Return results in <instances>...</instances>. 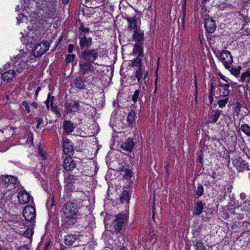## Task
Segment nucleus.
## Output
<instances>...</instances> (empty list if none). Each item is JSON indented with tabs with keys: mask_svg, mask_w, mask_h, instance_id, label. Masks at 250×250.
I'll list each match as a JSON object with an SVG mask.
<instances>
[{
	"mask_svg": "<svg viewBox=\"0 0 250 250\" xmlns=\"http://www.w3.org/2000/svg\"><path fill=\"white\" fill-rule=\"evenodd\" d=\"M99 56L97 49H92L83 51L80 58L79 66L80 72L83 75H88L94 78L99 73V70L96 67V63H92Z\"/></svg>",
	"mask_w": 250,
	"mask_h": 250,
	"instance_id": "nucleus-1",
	"label": "nucleus"
},
{
	"mask_svg": "<svg viewBox=\"0 0 250 250\" xmlns=\"http://www.w3.org/2000/svg\"><path fill=\"white\" fill-rule=\"evenodd\" d=\"M64 215V221L69 226L74 225L76 221L81 217L78 213L79 209L76 205L72 202L66 203L62 208Z\"/></svg>",
	"mask_w": 250,
	"mask_h": 250,
	"instance_id": "nucleus-2",
	"label": "nucleus"
},
{
	"mask_svg": "<svg viewBox=\"0 0 250 250\" xmlns=\"http://www.w3.org/2000/svg\"><path fill=\"white\" fill-rule=\"evenodd\" d=\"M11 64V67L15 71L19 74L23 70L27 68L28 65L27 64V55L23 52H21L16 56L13 57L11 59V62H9Z\"/></svg>",
	"mask_w": 250,
	"mask_h": 250,
	"instance_id": "nucleus-3",
	"label": "nucleus"
},
{
	"mask_svg": "<svg viewBox=\"0 0 250 250\" xmlns=\"http://www.w3.org/2000/svg\"><path fill=\"white\" fill-rule=\"evenodd\" d=\"M88 106V104H85L84 103L79 102L73 100H66L64 104L65 111L66 113L79 112L81 110L82 108H87Z\"/></svg>",
	"mask_w": 250,
	"mask_h": 250,
	"instance_id": "nucleus-4",
	"label": "nucleus"
},
{
	"mask_svg": "<svg viewBox=\"0 0 250 250\" xmlns=\"http://www.w3.org/2000/svg\"><path fill=\"white\" fill-rule=\"evenodd\" d=\"M114 221V229L115 231L122 234L123 229L127 223L128 216L125 213L119 214L116 215Z\"/></svg>",
	"mask_w": 250,
	"mask_h": 250,
	"instance_id": "nucleus-5",
	"label": "nucleus"
},
{
	"mask_svg": "<svg viewBox=\"0 0 250 250\" xmlns=\"http://www.w3.org/2000/svg\"><path fill=\"white\" fill-rule=\"evenodd\" d=\"M10 63H6L4 66V72L1 74V79L4 82H9L16 76V72L11 68Z\"/></svg>",
	"mask_w": 250,
	"mask_h": 250,
	"instance_id": "nucleus-6",
	"label": "nucleus"
},
{
	"mask_svg": "<svg viewBox=\"0 0 250 250\" xmlns=\"http://www.w3.org/2000/svg\"><path fill=\"white\" fill-rule=\"evenodd\" d=\"M219 60L222 62L225 68H229L233 62V57L231 53L228 50H223L220 53Z\"/></svg>",
	"mask_w": 250,
	"mask_h": 250,
	"instance_id": "nucleus-7",
	"label": "nucleus"
},
{
	"mask_svg": "<svg viewBox=\"0 0 250 250\" xmlns=\"http://www.w3.org/2000/svg\"><path fill=\"white\" fill-rule=\"evenodd\" d=\"M1 182L8 190H13L19 184L17 178L11 175L4 176Z\"/></svg>",
	"mask_w": 250,
	"mask_h": 250,
	"instance_id": "nucleus-8",
	"label": "nucleus"
},
{
	"mask_svg": "<svg viewBox=\"0 0 250 250\" xmlns=\"http://www.w3.org/2000/svg\"><path fill=\"white\" fill-rule=\"evenodd\" d=\"M22 215L27 221H31L32 223L35 222L36 212L35 208L33 206H26L23 210Z\"/></svg>",
	"mask_w": 250,
	"mask_h": 250,
	"instance_id": "nucleus-9",
	"label": "nucleus"
},
{
	"mask_svg": "<svg viewBox=\"0 0 250 250\" xmlns=\"http://www.w3.org/2000/svg\"><path fill=\"white\" fill-rule=\"evenodd\" d=\"M49 47L48 42H41L35 46L33 50V54L36 57L41 56L49 49Z\"/></svg>",
	"mask_w": 250,
	"mask_h": 250,
	"instance_id": "nucleus-10",
	"label": "nucleus"
},
{
	"mask_svg": "<svg viewBox=\"0 0 250 250\" xmlns=\"http://www.w3.org/2000/svg\"><path fill=\"white\" fill-rule=\"evenodd\" d=\"M41 35V31L40 30H30L26 35V40L27 43L32 44L36 41L40 39Z\"/></svg>",
	"mask_w": 250,
	"mask_h": 250,
	"instance_id": "nucleus-11",
	"label": "nucleus"
},
{
	"mask_svg": "<svg viewBox=\"0 0 250 250\" xmlns=\"http://www.w3.org/2000/svg\"><path fill=\"white\" fill-rule=\"evenodd\" d=\"M18 198L20 203L22 204H27L30 201H33L32 197L25 190H22L19 192Z\"/></svg>",
	"mask_w": 250,
	"mask_h": 250,
	"instance_id": "nucleus-12",
	"label": "nucleus"
},
{
	"mask_svg": "<svg viewBox=\"0 0 250 250\" xmlns=\"http://www.w3.org/2000/svg\"><path fill=\"white\" fill-rule=\"evenodd\" d=\"M233 164L237 170L239 172L250 169L249 168V166L248 163L241 158H239L234 160Z\"/></svg>",
	"mask_w": 250,
	"mask_h": 250,
	"instance_id": "nucleus-13",
	"label": "nucleus"
},
{
	"mask_svg": "<svg viewBox=\"0 0 250 250\" xmlns=\"http://www.w3.org/2000/svg\"><path fill=\"white\" fill-rule=\"evenodd\" d=\"M234 113L237 116L240 115L244 117L248 115L249 111L246 106H243L240 103L236 102L234 104Z\"/></svg>",
	"mask_w": 250,
	"mask_h": 250,
	"instance_id": "nucleus-14",
	"label": "nucleus"
},
{
	"mask_svg": "<svg viewBox=\"0 0 250 250\" xmlns=\"http://www.w3.org/2000/svg\"><path fill=\"white\" fill-rule=\"evenodd\" d=\"M205 27L207 31L209 33H213L216 28L214 21L210 18L206 19L205 21Z\"/></svg>",
	"mask_w": 250,
	"mask_h": 250,
	"instance_id": "nucleus-15",
	"label": "nucleus"
},
{
	"mask_svg": "<svg viewBox=\"0 0 250 250\" xmlns=\"http://www.w3.org/2000/svg\"><path fill=\"white\" fill-rule=\"evenodd\" d=\"M76 164L71 157H66L63 162V167L67 171H71L76 167Z\"/></svg>",
	"mask_w": 250,
	"mask_h": 250,
	"instance_id": "nucleus-16",
	"label": "nucleus"
},
{
	"mask_svg": "<svg viewBox=\"0 0 250 250\" xmlns=\"http://www.w3.org/2000/svg\"><path fill=\"white\" fill-rule=\"evenodd\" d=\"M127 21L128 22V29L130 31H133L139 28L138 24V19L136 17H128Z\"/></svg>",
	"mask_w": 250,
	"mask_h": 250,
	"instance_id": "nucleus-17",
	"label": "nucleus"
},
{
	"mask_svg": "<svg viewBox=\"0 0 250 250\" xmlns=\"http://www.w3.org/2000/svg\"><path fill=\"white\" fill-rule=\"evenodd\" d=\"M229 83H220L219 86L220 87L219 94L220 96L226 97L229 94Z\"/></svg>",
	"mask_w": 250,
	"mask_h": 250,
	"instance_id": "nucleus-18",
	"label": "nucleus"
},
{
	"mask_svg": "<svg viewBox=\"0 0 250 250\" xmlns=\"http://www.w3.org/2000/svg\"><path fill=\"white\" fill-rule=\"evenodd\" d=\"M64 188L65 192L68 193L77 191V190L76 189L75 183L72 182L70 180H66Z\"/></svg>",
	"mask_w": 250,
	"mask_h": 250,
	"instance_id": "nucleus-19",
	"label": "nucleus"
},
{
	"mask_svg": "<svg viewBox=\"0 0 250 250\" xmlns=\"http://www.w3.org/2000/svg\"><path fill=\"white\" fill-rule=\"evenodd\" d=\"M133 31L134 32V34L132 36L133 40L138 42H140L143 40L144 34L143 32L140 29V28L135 29Z\"/></svg>",
	"mask_w": 250,
	"mask_h": 250,
	"instance_id": "nucleus-20",
	"label": "nucleus"
},
{
	"mask_svg": "<svg viewBox=\"0 0 250 250\" xmlns=\"http://www.w3.org/2000/svg\"><path fill=\"white\" fill-rule=\"evenodd\" d=\"M63 127L64 132L66 134H69L73 131L75 126L73 123H71L70 121H65L63 122Z\"/></svg>",
	"mask_w": 250,
	"mask_h": 250,
	"instance_id": "nucleus-21",
	"label": "nucleus"
},
{
	"mask_svg": "<svg viewBox=\"0 0 250 250\" xmlns=\"http://www.w3.org/2000/svg\"><path fill=\"white\" fill-rule=\"evenodd\" d=\"M134 146V143L132 139L128 138L125 142L122 144V148L126 151L130 152Z\"/></svg>",
	"mask_w": 250,
	"mask_h": 250,
	"instance_id": "nucleus-22",
	"label": "nucleus"
},
{
	"mask_svg": "<svg viewBox=\"0 0 250 250\" xmlns=\"http://www.w3.org/2000/svg\"><path fill=\"white\" fill-rule=\"evenodd\" d=\"M92 38H86L85 36L80 40V45L82 48H89L91 45Z\"/></svg>",
	"mask_w": 250,
	"mask_h": 250,
	"instance_id": "nucleus-23",
	"label": "nucleus"
},
{
	"mask_svg": "<svg viewBox=\"0 0 250 250\" xmlns=\"http://www.w3.org/2000/svg\"><path fill=\"white\" fill-rule=\"evenodd\" d=\"M63 151L65 154H69L72 151L73 147L71 144V141L67 139H63Z\"/></svg>",
	"mask_w": 250,
	"mask_h": 250,
	"instance_id": "nucleus-24",
	"label": "nucleus"
},
{
	"mask_svg": "<svg viewBox=\"0 0 250 250\" xmlns=\"http://www.w3.org/2000/svg\"><path fill=\"white\" fill-rule=\"evenodd\" d=\"M221 111L215 109L212 111L211 115L209 117V122L211 124H215L217 121L219 117L220 116Z\"/></svg>",
	"mask_w": 250,
	"mask_h": 250,
	"instance_id": "nucleus-25",
	"label": "nucleus"
},
{
	"mask_svg": "<svg viewBox=\"0 0 250 250\" xmlns=\"http://www.w3.org/2000/svg\"><path fill=\"white\" fill-rule=\"evenodd\" d=\"M77 240V237L73 234H68L66 235L64 239V243L67 246H72Z\"/></svg>",
	"mask_w": 250,
	"mask_h": 250,
	"instance_id": "nucleus-26",
	"label": "nucleus"
},
{
	"mask_svg": "<svg viewBox=\"0 0 250 250\" xmlns=\"http://www.w3.org/2000/svg\"><path fill=\"white\" fill-rule=\"evenodd\" d=\"M120 200L122 203L127 204L130 200L129 192L126 190H124L120 196Z\"/></svg>",
	"mask_w": 250,
	"mask_h": 250,
	"instance_id": "nucleus-27",
	"label": "nucleus"
},
{
	"mask_svg": "<svg viewBox=\"0 0 250 250\" xmlns=\"http://www.w3.org/2000/svg\"><path fill=\"white\" fill-rule=\"evenodd\" d=\"M204 205L201 201L197 202L194 206V214L200 215L203 211Z\"/></svg>",
	"mask_w": 250,
	"mask_h": 250,
	"instance_id": "nucleus-28",
	"label": "nucleus"
},
{
	"mask_svg": "<svg viewBox=\"0 0 250 250\" xmlns=\"http://www.w3.org/2000/svg\"><path fill=\"white\" fill-rule=\"evenodd\" d=\"M226 69L229 70L232 75L235 76H237L240 73L241 68L240 66L233 67L231 66V65H229V68Z\"/></svg>",
	"mask_w": 250,
	"mask_h": 250,
	"instance_id": "nucleus-29",
	"label": "nucleus"
},
{
	"mask_svg": "<svg viewBox=\"0 0 250 250\" xmlns=\"http://www.w3.org/2000/svg\"><path fill=\"white\" fill-rule=\"evenodd\" d=\"M136 117V113L134 110L130 111L127 115V122L130 124H132L135 121V118Z\"/></svg>",
	"mask_w": 250,
	"mask_h": 250,
	"instance_id": "nucleus-30",
	"label": "nucleus"
},
{
	"mask_svg": "<svg viewBox=\"0 0 250 250\" xmlns=\"http://www.w3.org/2000/svg\"><path fill=\"white\" fill-rule=\"evenodd\" d=\"M240 81L242 82L246 81L248 84H250V73L249 71L241 74Z\"/></svg>",
	"mask_w": 250,
	"mask_h": 250,
	"instance_id": "nucleus-31",
	"label": "nucleus"
},
{
	"mask_svg": "<svg viewBox=\"0 0 250 250\" xmlns=\"http://www.w3.org/2000/svg\"><path fill=\"white\" fill-rule=\"evenodd\" d=\"M240 129L247 136H250V126L248 124H243Z\"/></svg>",
	"mask_w": 250,
	"mask_h": 250,
	"instance_id": "nucleus-32",
	"label": "nucleus"
},
{
	"mask_svg": "<svg viewBox=\"0 0 250 250\" xmlns=\"http://www.w3.org/2000/svg\"><path fill=\"white\" fill-rule=\"evenodd\" d=\"M34 233L33 227L28 228L25 231L23 232V235L30 240L32 239V235Z\"/></svg>",
	"mask_w": 250,
	"mask_h": 250,
	"instance_id": "nucleus-33",
	"label": "nucleus"
},
{
	"mask_svg": "<svg viewBox=\"0 0 250 250\" xmlns=\"http://www.w3.org/2000/svg\"><path fill=\"white\" fill-rule=\"evenodd\" d=\"M30 2L29 0H21V7L22 8V10L26 11L27 13L30 12L28 4Z\"/></svg>",
	"mask_w": 250,
	"mask_h": 250,
	"instance_id": "nucleus-34",
	"label": "nucleus"
},
{
	"mask_svg": "<svg viewBox=\"0 0 250 250\" xmlns=\"http://www.w3.org/2000/svg\"><path fill=\"white\" fill-rule=\"evenodd\" d=\"M54 99V96H51L50 93L48 94L47 100L45 102L46 108L48 110L49 109L50 104V106L52 107V102Z\"/></svg>",
	"mask_w": 250,
	"mask_h": 250,
	"instance_id": "nucleus-35",
	"label": "nucleus"
},
{
	"mask_svg": "<svg viewBox=\"0 0 250 250\" xmlns=\"http://www.w3.org/2000/svg\"><path fill=\"white\" fill-rule=\"evenodd\" d=\"M204 191L203 186L201 184H198L195 190L196 195L198 197L201 196L204 193Z\"/></svg>",
	"mask_w": 250,
	"mask_h": 250,
	"instance_id": "nucleus-36",
	"label": "nucleus"
},
{
	"mask_svg": "<svg viewBox=\"0 0 250 250\" xmlns=\"http://www.w3.org/2000/svg\"><path fill=\"white\" fill-rule=\"evenodd\" d=\"M76 86L79 89H82L83 88L84 82L81 77H77L75 80Z\"/></svg>",
	"mask_w": 250,
	"mask_h": 250,
	"instance_id": "nucleus-37",
	"label": "nucleus"
},
{
	"mask_svg": "<svg viewBox=\"0 0 250 250\" xmlns=\"http://www.w3.org/2000/svg\"><path fill=\"white\" fill-rule=\"evenodd\" d=\"M241 205L244 210L246 211L249 210V208L250 207V200L248 199L243 201V202L241 203Z\"/></svg>",
	"mask_w": 250,
	"mask_h": 250,
	"instance_id": "nucleus-38",
	"label": "nucleus"
},
{
	"mask_svg": "<svg viewBox=\"0 0 250 250\" xmlns=\"http://www.w3.org/2000/svg\"><path fill=\"white\" fill-rule=\"evenodd\" d=\"M131 65L132 66H137L138 68L142 67V61L139 58H137L132 61Z\"/></svg>",
	"mask_w": 250,
	"mask_h": 250,
	"instance_id": "nucleus-39",
	"label": "nucleus"
},
{
	"mask_svg": "<svg viewBox=\"0 0 250 250\" xmlns=\"http://www.w3.org/2000/svg\"><path fill=\"white\" fill-rule=\"evenodd\" d=\"M195 250H208L202 242H198L194 245Z\"/></svg>",
	"mask_w": 250,
	"mask_h": 250,
	"instance_id": "nucleus-40",
	"label": "nucleus"
},
{
	"mask_svg": "<svg viewBox=\"0 0 250 250\" xmlns=\"http://www.w3.org/2000/svg\"><path fill=\"white\" fill-rule=\"evenodd\" d=\"M143 67H140L138 68V69L136 71L135 76L139 83L141 82V80L142 77Z\"/></svg>",
	"mask_w": 250,
	"mask_h": 250,
	"instance_id": "nucleus-41",
	"label": "nucleus"
},
{
	"mask_svg": "<svg viewBox=\"0 0 250 250\" xmlns=\"http://www.w3.org/2000/svg\"><path fill=\"white\" fill-rule=\"evenodd\" d=\"M26 143L29 146L33 145V134L32 133L28 134Z\"/></svg>",
	"mask_w": 250,
	"mask_h": 250,
	"instance_id": "nucleus-42",
	"label": "nucleus"
},
{
	"mask_svg": "<svg viewBox=\"0 0 250 250\" xmlns=\"http://www.w3.org/2000/svg\"><path fill=\"white\" fill-rule=\"evenodd\" d=\"M228 102V99L226 98L223 100H220L217 102V104L220 108H223L225 106L226 104Z\"/></svg>",
	"mask_w": 250,
	"mask_h": 250,
	"instance_id": "nucleus-43",
	"label": "nucleus"
},
{
	"mask_svg": "<svg viewBox=\"0 0 250 250\" xmlns=\"http://www.w3.org/2000/svg\"><path fill=\"white\" fill-rule=\"evenodd\" d=\"M17 23L19 24L20 22H23L25 21H26V18L22 14H20L18 15V16L17 17Z\"/></svg>",
	"mask_w": 250,
	"mask_h": 250,
	"instance_id": "nucleus-44",
	"label": "nucleus"
},
{
	"mask_svg": "<svg viewBox=\"0 0 250 250\" xmlns=\"http://www.w3.org/2000/svg\"><path fill=\"white\" fill-rule=\"evenodd\" d=\"M140 90L139 89L136 90L134 92L132 97V100L133 102H134V103H136L137 101L140 94Z\"/></svg>",
	"mask_w": 250,
	"mask_h": 250,
	"instance_id": "nucleus-45",
	"label": "nucleus"
},
{
	"mask_svg": "<svg viewBox=\"0 0 250 250\" xmlns=\"http://www.w3.org/2000/svg\"><path fill=\"white\" fill-rule=\"evenodd\" d=\"M38 152L39 155L42 158V159L44 160L46 159L45 153L44 152L41 146H39L38 148Z\"/></svg>",
	"mask_w": 250,
	"mask_h": 250,
	"instance_id": "nucleus-46",
	"label": "nucleus"
},
{
	"mask_svg": "<svg viewBox=\"0 0 250 250\" xmlns=\"http://www.w3.org/2000/svg\"><path fill=\"white\" fill-rule=\"evenodd\" d=\"M75 55L74 54L68 55L66 57V62L67 63L72 62L74 61Z\"/></svg>",
	"mask_w": 250,
	"mask_h": 250,
	"instance_id": "nucleus-47",
	"label": "nucleus"
},
{
	"mask_svg": "<svg viewBox=\"0 0 250 250\" xmlns=\"http://www.w3.org/2000/svg\"><path fill=\"white\" fill-rule=\"evenodd\" d=\"M21 105L23 107L25 108L26 111L28 113H29L31 112L28 104L26 102L23 101Z\"/></svg>",
	"mask_w": 250,
	"mask_h": 250,
	"instance_id": "nucleus-48",
	"label": "nucleus"
},
{
	"mask_svg": "<svg viewBox=\"0 0 250 250\" xmlns=\"http://www.w3.org/2000/svg\"><path fill=\"white\" fill-rule=\"evenodd\" d=\"M36 120L37 122L36 127L37 128H39L40 127V125L42 123L43 120L41 118H36Z\"/></svg>",
	"mask_w": 250,
	"mask_h": 250,
	"instance_id": "nucleus-49",
	"label": "nucleus"
},
{
	"mask_svg": "<svg viewBox=\"0 0 250 250\" xmlns=\"http://www.w3.org/2000/svg\"><path fill=\"white\" fill-rule=\"evenodd\" d=\"M218 75L220 79L224 80L226 82H229V80L227 77L223 75L221 73H219Z\"/></svg>",
	"mask_w": 250,
	"mask_h": 250,
	"instance_id": "nucleus-50",
	"label": "nucleus"
},
{
	"mask_svg": "<svg viewBox=\"0 0 250 250\" xmlns=\"http://www.w3.org/2000/svg\"><path fill=\"white\" fill-rule=\"evenodd\" d=\"M135 47L138 51V56H142L143 54V51L140 46L139 45L136 44Z\"/></svg>",
	"mask_w": 250,
	"mask_h": 250,
	"instance_id": "nucleus-51",
	"label": "nucleus"
},
{
	"mask_svg": "<svg viewBox=\"0 0 250 250\" xmlns=\"http://www.w3.org/2000/svg\"><path fill=\"white\" fill-rule=\"evenodd\" d=\"M80 29L83 32H89V28H88L87 27H85L83 25L80 26Z\"/></svg>",
	"mask_w": 250,
	"mask_h": 250,
	"instance_id": "nucleus-52",
	"label": "nucleus"
},
{
	"mask_svg": "<svg viewBox=\"0 0 250 250\" xmlns=\"http://www.w3.org/2000/svg\"><path fill=\"white\" fill-rule=\"evenodd\" d=\"M131 174H132V171L130 170H127L125 171V176L126 178H128L130 177L131 176Z\"/></svg>",
	"mask_w": 250,
	"mask_h": 250,
	"instance_id": "nucleus-53",
	"label": "nucleus"
},
{
	"mask_svg": "<svg viewBox=\"0 0 250 250\" xmlns=\"http://www.w3.org/2000/svg\"><path fill=\"white\" fill-rule=\"evenodd\" d=\"M240 198L242 200L244 201L248 199L246 197V195L244 193H241L240 195Z\"/></svg>",
	"mask_w": 250,
	"mask_h": 250,
	"instance_id": "nucleus-54",
	"label": "nucleus"
},
{
	"mask_svg": "<svg viewBox=\"0 0 250 250\" xmlns=\"http://www.w3.org/2000/svg\"><path fill=\"white\" fill-rule=\"evenodd\" d=\"M73 50V45L70 44L68 47V52L71 53L72 52Z\"/></svg>",
	"mask_w": 250,
	"mask_h": 250,
	"instance_id": "nucleus-55",
	"label": "nucleus"
},
{
	"mask_svg": "<svg viewBox=\"0 0 250 250\" xmlns=\"http://www.w3.org/2000/svg\"><path fill=\"white\" fill-rule=\"evenodd\" d=\"M148 75V72L147 71H146L144 75V79L145 80V84H146V79L147 78Z\"/></svg>",
	"mask_w": 250,
	"mask_h": 250,
	"instance_id": "nucleus-56",
	"label": "nucleus"
},
{
	"mask_svg": "<svg viewBox=\"0 0 250 250\" xmlns=\"http://www.w3.org/2000/svg\"><path fill=\"white\" fill-rule=\"evenodd\" d=\"M16 250H28V249L26 246H22L18 248Z\"/></svg>",
	"mask_w": 250,
	"mask_h": 250,
	"instance_id": "nucleus-57",
	"label": "nucleus"
},
{
	"mask_svg": "<svg viewBox=\"0 0 250 250\" xmlns=\"http://www.w3.org/2000/svg\"><path fill=\"white\" fill-rule=\"evenodd\" d=\"M194 85H195V87L196 91L197 92L198 86H197V81L196 76L195 75V80H194Z\"/></svg>",
	"mask_w": 250,
	"mask_h": 250,
	"instance_id": "nucleus-58",
	"label": "nucleus"
},
{
	"mask_svg": "<svg viewBox=\"0 0 250 250\" xmlns=\"http://www.w3.org/2000/svg\"><path fill=\"white\" fill-rule=\"evenodd\" d=\"M41 90V87L40 86H38L35 92V96L37 97L38 95V93L39 91Z\"/></svg>",
	"mask_w": 250,
	"mask_h": 250,
	"instance_id": "nucleus-59",
	"label": "nucleus"
},
{
	"mask_svg": "<svg viewBox=\"0 0 250 250\" xmlns=\"http://www.w3.org/2000/svg\"><path fill=\"white\" fill-rule=\"evenodd\" d=\"M155 212V208H153V209H152V212H153L152 219H153V221L154 222H155V218H154Z\"/></svg>",
	"mask_w": 250,
	"mask_h": 250,
	"instance_id": "nucleus-60",
	"label": "nucleus"
},
{
	"mask_svg": "<svg viewBox=\"0 0 250 250\" xmlns=\"http://www.w3.org/2000/svg\"><path fill=\"white\" fill-rule=\"evenodd\" d=\"M31 105L34 107H35V108H37L38 107V104L35 103V102H33Z\"/></svg>",
	"mask_w": 250,
	"mask_h": 250,
	"instance_id": "nucleus-61",
	"label": "nucleus"
},
{
	"mask_svg": "<svg viewBox=\"0 0 250 250\" xmlns=\"http://www.w3.org/2000/svg\"><path fill=\"white\" fill-rule=\"evenodd\" d=\"M119 250H127V249L124 246H121Z\"/></svg>",
	"mask_w": 250,
	"mask_h": 250,
	"instance_id": "nucleus-62",
	"label": "nucleus"
},
{
	"mask_svg": "<svg viewBox=\"0 0 250 250\" xmlns=\"http://www.w3.org/2000/svg\"><path fill=\"white\" fill-rule=\"evenodd\" d=\"M69 0H62V2L64 4H66L69 2Z\"/></svg>",
	"mask_w": 250,
	"mask_h": 250,
	"instance_id": "nucleus-63",
	"label": "nucleus"
},
{
	"mask_svg": "<svg viewBox=\"0 0 250 250\" xmlns=\"http://www.w3.org/2000/svg\"><path fill=\"white\" fill-rule=\"evenodd\" d=\"M246 21L247 22V23L250 22V19H249L248 17H247V18L246 19Z\"/></svg>",
	"mask_w": 250,
	"mask_h": 250,
	"instance_id": "nucleus-64",
	"label": "nucleus"
}]
</instances>
